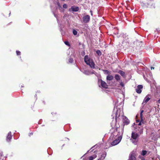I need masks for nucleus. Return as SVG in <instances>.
<instances>
[{
  "label": "nucleus",
  "instance_id": "f03ea898",
  "mask_svg": "<svg viewBox=\"0 0 160 160\" xmlns=\"http://www.w3.org/2000/svg\"><path fill=\"white\" fill-rule=\"evenodd\" d=\"M84 61L87 65H89L91 68H95V64L92 59L89 58L88 56L86 55L84 57Z\"/></svg>",
  "mask_w": 160,
  "mask_h": 160
},
{
  "label": "nucleus",
  "instance_id": "f8f14e48",
  "mask_svg": "<svg viewBox=\"0 0 160 160\" xmlns=\"http://www.w3.org/2000/svg\"><path fill=\"white\" fill-rule=\"evenodd\" d=\"M145 121L143 118H140V122L138 124L139 126L143 125L144 124Z\"/></svg>",
  "mask_w": 160,
  "mask_h": 160
},
{
  "label": "nucleus",
  "instance_id": "1a4fd4ad",
  "mask_svg": "<svg viewBox=\"0 0 160 160\" xmlns=\"http://www.w3.org/2000/svg\"><path fill=\"white\" fill-rule=\"evenodd\" d=\"M96 72L92 70V71L89 70H85L83 72V73L87 75H89L90 74H95Z\"/></svg>",
  "mask_w": 160,
  "mask_h": 160
},
{
  "label": "nucleus",
  "instance_id": "423d86ee",
  "mask_svg": "<svg viewBox=\"0 0 160 160\" xmlns=\"http://www.w3.org/2000/svg\"><path fill=\"white\" fill-rule=\"evenodd\" d=\"M143 88L142 85H138L137 86V88L136 89V92L138 93H140L142 92V89Z\"/></svg>",
  "mask_w": 160,
  "mask_h": 160
},
{
  "label": "nucleus",
  "instance_id": "dca6fc26",
  "mask_svg": "<svg viewBox=\"0 0 160 160\" xmlns=\"http://www.w3.org/2000/svg\"><path fill=\"white\" fill-rule=\"evenodd\" d=\"M130 159V160H136V158L133 154H131Z\"/></svg>",
  "mask_w": 160,
  "mask_h": 160
},
{
  "label": "nucleus",
  "instance_id": "f257e3e1",
  "mask_svg": "<svg viewBox=\"0 0 160 160\" xmlns=\"http://www.w3.org/2000/svg\"><path fill=\"white\" fill-rule=\"evenodd\" d=\"M139 135L136 132H132L130 140L134 145H137L139 140Z\"/></svg>",
  "mask_w": 160,
  "mask_h": 160
},
{
  "label": "nucleus",
  "instance_id": "ddd939ff",
  "mask_svg": "<svg viewBox=\"0 0 160 160\" xmlns=\"http://www.w3.org/2000/svg\"><path fill=\"white\" fill-rule=\"evenodd\" d=\"M113 79V77L112 75H108L107 77V80L108 81H111Z\"/></svg>",
  "mask_w": 160,
  "mask_h": 160
},
{
  "label": "nucleus",
  "instance_id": "473e14b6",
  "mask_svg": "<svg viewBox=\"0 0 160 160\" xmlns=\"http://www.w3.org/2000/svg\"><path fill=\"white\" fill-rule=\"evenodd\" d=\"M158 102L159 103H160V99H159L158 100Z\"/></svg>",
  "mask_w": 160,
  "mask_h": 160
},
{
  "label": "nucleus",
  "instance_id": "f3484780",
  "mask_svg": "<svg viewBox=\"0 0 160 160\" xmlns=\"http://www.w3.org/2000/svg\"><path fill=\"white\" fill-rule=\"evenodd\" d=\"M97 157V155H94L92 156H90L89 158V160H93L94 159L96 158Z\"/></svg>",
  "mask_w": 160,
  "mask_h": 160
},
{
  "label": "nucleus",
  "instance_id": "393cba45",
  "mask_svg": "<svg viewBox=\"0 0 160 160\" xmlns=\"http://www.w3.org/2000/svg\"><path fill=\"white\" fill-rule=\"evenodd\" d=\"M103 72H104L105 73H106L107 74H109V71H108L107 70H103Z\"/></svg>",
  "mask_w": 160,
  "mask_h": 160
},
{
  "label": "nucleus",
  "instance_id": "a878e982",
  "mask_svg": "<svg viewBox=\"0 0 160 160\" xmlns=\"http://www.w3.org/2000/svg\"><path fill=\"white\" fill-rule=\"evenodd\" d=\"M73 62V60L72 58H70L69 59V62L70 63H72Z\"/></svg>",
  "mask_w": 160,
  "mask_h": 160
},
{
  "label": "nucleus",
  "instance_id": "aec40b11",
  "mask_svg": "<svg viewBox=\"0 0 160 160\" xmlns=\"http://www.w3.org/2000/svg\"><path fill=\"white\" fill-rule=\"evenodd\" d=\"M118 112H119L118 110L117 111V112L116 113V119H117V118L118 117L120 116V114L119 113L118 114Z\"/></svg>",
  "mask_w": 160,
  "mask_h": 160
},
{
  "label": "nucleus",
  "instance_id": "c85d7f7f",
  "mask_svg": "<svg viewBox=\"0 0 160 160\" xmlns=\"http://www.w3.org/2000/svg\"><path fill=\"white\" fill-rule=\"evenodd\" d=\"M64 43L66 45H69V42L68 41H65V42H64Z\"/></svg>",
  "mask_w": 160,
  "mask_h": 160
},
{
  "label": "nucleus",
  "instance_id": "6e6552de",
  "mask_svg": "<svg viewBox=\"0 0 160 160\" xmlns=\"http://www.w3.org/2000/svg\"><path fill=\"white\" fill-rule=\"evenodd\" d=\"M90 16L89 15H86L83 18V21L85 23H87L90 20Z\"/></svg>",
  "mask_w": 160,
  "mask_h": 160
},
{
  "label": "nucleus",
  "instance_id": "20e7f679",
  "mask_svg": "<svg viewBox=\"0 0 160 160\" xmlns=\"http://www.w3.org/2000/svg\"><path fill=\"white\" fill-rule=\"evenodd\" d=\"M143 125L139 126L138 124L134 127L135 131L136 132H138L140 134H142L143 132Z\"/></svg>",
  "mask_w": 160,
  "mask_h": 160
},
{
  "label": "nucleus",
  "instance_id": "5701e85b",
  "mask_svg": "<svg viewBox=\"0 0 160 160\" xmlns=\"http://www.w3.org/2000/svg\"><path fill=\"white\" fill-rule=\"evenodd\" d=\"M119 82L120 83V85L122 87H123L124 86V84H123L122 80L119 81Z\"/></svg>",
  "mask_w": 160,
  "mask_h": 160
},
{
  "label": "nucleus",
  "instance_id": "9d476101",
  "mask_svg": "<svg viewBox=\"0 0 160 160\" xmlns=\"http://www.w3.org/2000/svg\"><path fill=\"white\" fill-rule=\"evenodd\" d=\"M12 136L11 135V132H10L8 134L7 137V141L8 142H9L10 140L11 139Z\"/></svg>",
  "mask_w": 160,
  "mask_h": 160
},
{
  "label": "nucleus",
  "instance_id": "4468645a",
  "mask_svg": "<svg viewBox=\"0 0 160 160\" xmlns=\"http://www.w3.org/2000/svg\"><path fill=\"white\" fill-rule=\"evenodd\" d=\"M115 78L118 81H120V77L118 74H115Z\"/></svg>",
  "mask_w": 160,
  "mask_h": 160
},
{
  "label": "nucleus",
  "instance_id": "9b49d317",
  "mask_svg": "<svg viewBox=\"0 0 160 160\" xmlns=\"http://www.w3.org/2000/svg\"><path fill=\"white\" fill-rule=\"evenodd\" d=\"M123 123L126 125H128L129 123V120L126 117H124L123 118Z\"/></svg>",
  "mask_w": 160,
  "mask_h": 160
},
{
  "label": "nucleus",
  "instance_id": "4be33fe9",
  "mask_svg": "<svg viewBox=\"0 0 160 160\" xmlns=\"http://www.w3.org/2000/svg\"><path fill=\"white\" fill-rule=\"evenodd\" d=\"M106 153L105 152L104 153H102V154L101 155V158H103V159H104L105 158V157H106Z\"/></svg>",
  "mask_w": 160,
  "mask_h": 160
},
{
  "label": "nucleus",
  "instance_id": "cd10ccee",
  "mask_svg": "<svg viewBox=\"0 0 160 160\" xmlns=\"http://www.w3.org/2000/svg\"><path fill=\"white\" fill-rule=\"evenodd\" d=\"M63 7L64 8H67V6L66 4H64L63 5Z\"/></svg>",
  "mask_w": 160,
  "mask_h": 160
},
{
  "label": "nucleus",
  "instance_id": "7c9ffc66",
  "mask_svg": "<svg viewBox=\"0 0 160 160\" xmlns=\"http://www.w3.org/2000/svg\"><path fill=\"white\" fill-rule=\"evenodd\" d=\"M140 122V121L139 120H136V122Z\"/></svg>",
  "mask_w": 160,
  "mask_h": 160
},
{
  "label": "nucleus",
  "instance_id": "7ed1b4c3",
  "mask_svg": "<svg viewBox=\"0 0 160 160\" xmlns=\"http://www.w3.org/2000/svg\"><path fill=\"white\" fill-rule=\"evenodd\" d=\"M123 131L122 129L121 130V133L120 132H118L119 134L118 135L119 136H118L117 139H116L115 140L113 141L111 143V145L112 146H115L117 145L119 143L122 138V135L123 134Z\"/></svg>",
  "mask_w": 160,
  "mask_h": 160
},
{
  "label": "nucleus",
  "instance_id": "c756f323",
  "mask_svg": "<svg viewBox=\"0 0 160 160\" xmlns=\"http://www.w3.org/2000/svg\"><path fill=\"white\" fill-rule=\"evenodd\" d=\"M140 118H143L142 114H140Z\"/></svg>",
  "mask_w": 160,
  "mask_h": 160
},
{
  "label": "nucleus",
  "instance_id": "b1692460",
  "mask_svg": "<svg viewBox=\"0 0 160 160\" xmlns=\"http://www.w3.org/2000/svg\"><path fill=\"white\" fill-rule=\"evenodd\" d=\"M73 33L74 35H76L77 34V32L76 30H73Z\"/></svg>",
  "mask_w": 160,
  "mask_h": 160
},
{
  "label": "nucleus",
  "instance_id": "f704fd0d",
  "mask_svg": "<svg viewBox=\"0 0 160 160\" xmlns=\"http://www.w3.org/2000/svg\"><path fill=\"white\" fill-rule=\"evenodd\" d=\"M153 8H155L154 5L153 6Z\"/></svg>",
  "mask_w": 160,
  "mask_h": 160
},
{
  "label": "nucleus",
  "instance_id": "0eeeda50",
  "mask_svg": "<svg viewBox=\"0 0 160 160\" xmlns=\"http://www.w3.org/2000/svg\"><path fill=\"white\" fill-rule=\"evenodd\" d=\"M100 81L101 85L102 88H108V85L105 82L102 81V80H101Z\"/></svg>",
  "mask_w": 160,
  "mask_h": 160
},
{
  "label": "nucleus",
  "instance_id": "a211bd4d",
  "mask_svg": "<svg viewBox=\"0 0 160 160\" xmlns=\"http://www.w3.org/2000/svg\"><path fill=\"white\" fill-rule=\"evenodd\" d=\"M118 73L123 77H125V72L123 71L122 70H119L118 72Z\"/></svg>",
  "mask_w": 160,
  "mask_h": 160
},
{
  "label": "nucleus",
  "instance_id": "6ab92c4d",
  "mask_svg": "<svg viewBox=\"0 0 160 160\" xmlns=\"http://www.w3.org/2000/svg\"><path fill=\"white\" fill-rule=\"evenodd\" d=\"M58 5L59 7V9H60L61 12H63L64 9L62 8V7L60 5V3L59 2L58 3Z\"/></svg>",
  "mask_w": 160,
  "mask_h": 160
},
{
  "label": "nucleus",
  "instance_id": "72a5a7b5",
  "mask_svg": "<svg viewBox=\"0 0 160 160\" xmlns=\"http://www.w3.org/2000/svg\"><path fill=\"white\" fill-rule=\"evenodd\" d=\"M154 69V68L153 67H151V69Z\"/></svg>",
  "mask_w": 160,
  "mask_h": 160
},
{
  "label": "nucleus",
  "instance_id": "2eb2a0df",
  "mask_svg": "<svg viewBox=\"0 0 160 160\" xmlns=\"http://www.w3.org/2000/svg\"><path fill=\"white\" fill-rule=\"evenodd\" d=\"M71 9L73 11L77 12L79 10V8L78 7H72Z\"/></svg>",
  "mask_w": 160,
  "mask_h": 160
},
{
  "label": "nucleus",
  "instance_id": "c9c22d12",
  "mask_svg": "<svg viewBox=\"0 0 160 160\" xmlns=\"http://www.w3.org/2000/svg\"><path fill=\"white\" fill-rule=\"evenodd\" d=\"M22 87H24V86H22Z\"/></svg>",
  "mask_w": 160,
  "mask_h": 160
},
{
  "label": "nucleus",
  "instance_id": "bb28decb",
  "mask_svg": "<svg viewBox=\"0 0 160 160\" xmlns=\"http://www.w3.org/2000/svg\"><path fill=\"white\" fill-rule=\"evenodd\" d=\"M16 53H17V54L18 55H20V52L19 51H17L16 52Z\"/></svg>",
  "mask_w": 160,
  "mask_h": 160
},
{
  "label": "nucleus",
  "instance_id": "2f4dec72",
  "mask_svg": "<svg viewBox=\"0 0 160 160\" xmlns=\"http://www.w3.org/2000/svg\"><path fill=\"white\" fill-rule=\"evenodd\" d=\"M143 112H144V111H143V110H142V111H141L140 113L142 114V113Z\"/></svg>",
  "mask_w": 160,
  "mask_h": 160
},
{
  "label": "nucleus",
  "instance_id": "39448f33",
  "mask_svg": "<svg viewBox=\"0 0 160 160\" xmlns=\"http://www.w3.org/2000/svg\"><path fill=\"white\" fill-rule=\"evenodd\" d=\"M151 99V96L150 95H147L144 98L143 101L142 103V104L144 106L145 104L148 102Z\"/></svg>",
  "mask_w": 160,
  "mask_h": 160
},
{
  "label": "nucleus",
  "instance_id": "412c9836",
  "mask_svg": "<svg viewBox=\"0 0 160 160\" xmlns=\"http://www.w3.org/2000/svg\"><path fill=\"white\" fill-rule=\"evenodd\" d=\"M147 153V152L146 151V150H143L142 151V153H141V154L143 155V156H144L145 155L146 153Z\"/></svg>",
  "mask_w": 160,
  "mask_h": 160
}]
</instances>
